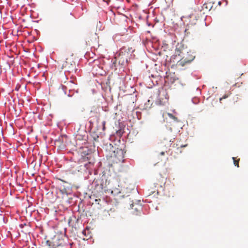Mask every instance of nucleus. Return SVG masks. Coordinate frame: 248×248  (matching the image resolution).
<instances>
[{
    "label": "nucleus",
    "mask_w": 248,
    "mask_h": 248,
    "mask_svg": "<svg viewBox=\"0 0 248 248\" xmlns=\"http://www.w3.org/2000/svg\"><path fill=\"white\" fill-rule=\"evenodd\" d=\"M124 153V151L121 149L118 148L115 149L108 159L109 163L112 166L113 164L123 162Z\"/></svg>",
    "instance_id": "obj_1"
},
{
    "label": "nucleus",
    "mask_w": 248,
    "mask_h": 248,
    "mask_svg": "<svg viewBox=\"0 0 248 248\" xmlns=\"http://www.w3.org/2000/svg\"><path fill=\"white\" fill-rule=\"evenodd\" d=\"M46 244L49 248H64L63 239L59 236H55L51 240H47Z\"/></svg>",
    "instance_id": "obj_2"
},
{
    "label": "nucleus",
    "mask_w": 248,
    "mask_h": 248,
    "mask_svg": "<svg viewBox=\"0 0 248 248\" xmlns=\"http://www.w3.org/2000/svg\"><path fill=\"white\" fill-rule=\"evenodd\" d=\"M187 53H188L187 52ZM195 57L192 55L187 54V56H184L177 63V65L178 66L183 67L186 64L190 63L194 59Z\"/></svg>",
    "instance_id": "obj_3"
},
{
    "label": "nucleus",
    "mask_w": 248,
    "mask_h": 248,
    "mask_svg": "<svg viewBox=\"0 0 248 248\" xmlns=\"http://www.w3.org/2000/svg\"><path fill=\"white\" fill-rule=\"evenodd\" d=\"M62 67L67 71L71 72L75 70V62L67 58L63 63Z\"/></svg>",
    "instance_id": "obj_4"
},
{
    "label": "nucleus",
    "mask_w": 248,
    "mask_h": 248,
    "mask_svg": "<svg viewBox=\"0 0 248 248\" xmlns=\"http://www.w3.org/2000/svg\"><path fill=\"white\" fill-rule=\"evenodd\" d=\"M170 141L164 140L161 143L162 147H166L165 150L164 151H162L160 153V155H163L165 154V153L168 152V150H169V148L170 147L171 144Z\"/></svg>",
    "instance_id": "obj_5"
},
{
    "label": "nucleus",
    "mask_w": 248,
    "mask_h": 248,
    "mask_svg": "<svg viewBox=\"0 0 248 248\" xmlns=\"http://www.w3.org/2000/svg\"><path fill=\"white\" fill-rule=\"evenodd\" d=\"M184 50L185 48L184 45L181 44H178L176 47L175 53L176 55L180 56L181 53H183Z\"/></svg>",
    "instance_id": "obj_6"
},
{
    "label": "nucleus",
    "mask_w": 248,
    "mask_h": 248,
    "mask_svg": "<svg viewBox=\"0 0 248 248\" xmlns=\"http://www.w3.org/2000/svg\"><path fill=\"white\" fill-rule=\"evenodd\" d=\"M85 131H78L77 132V134H76V139L77 140H82L84 139V138L85 137Z\"/></svg>",
    "instance_id": "obj_7"
},
{
    "label": "nucleus",
    "mask_w": 248,
    "mask_h": 248,
    "mask_svg": "<svg viewBox=\"0 0 248 248\" xmlns=\"http://www.w3.org/2000/svg\"><path fill=\"white\" fill-rule=\"evenodd\" d=\"M74 84V82L72 80H70L66 83V85H64L63 87H64L66 89L71 90L74 89L73 86Z\"/></svg>",
    "instance_id": "obj_8"
},
{
    "label": "nucleus",
    "mask_w": 248,
    "mask_h": 248,
    "mask_svg": "<svg viewBox=\"0 0 248 248\" xmlns=\"http://www.w3.org/2000/svg\"><path fill=\"white\" fill-rule=\"evenodd\" d=\"M160 177L161 179L159 180V183L160 186L162 187V185L165 184L166 182V179L164 177H162L161 175H160Z\"/></svg>",
    "instance_id": "obj_9"
},
{
    "label": "nucleus",
    "mask_w": 248,
    "mask_h": 248,
    "mask_svg": "<svg viewBox=\"0 0 248 248\" xmlns=\"http://www.w3.org/2000/svg\"><path fill=\"white\" fill-rule=\"evenodd\" d=\"M232 159L233 160V164L235 166H237L238 168L239 167V161L240 159L238 160H236L235 157H232Z\"/></svg>",
    "instance_id": "obj_10"
},
{
    "label": "nucleus",
    "mask_w": 248,
    "mask_h": 248,
    "mask_svg": "<svg viewBox=\"0 0 248 248\" xmlns=\"http://www.w3.org/2000/svg\"><path fill=\"white\" fill-rule=\"evenodd\" d=\"M101 202V200L100 199H95V203L97 204L98 205H100L99 207H98V208H101L102 204L100 203Z\"/></svg>",
    "instance_id": "obj_11"
},
{
    "label": "nucleus",
    "mask_w": 248,
    "mask_h": 248,
    "mask_svg": "<svg viewBox=\"0 0 248 248\" xmlns=\"http://www.w3.org/2000/svg\"><path fill=\"white\" fill-rule=\"evenodd\" d=\"M168 115L170 118H171L174 120H177V118L175 116H174L172 114L168 113Z\"/></svg>",
    "instance_id": "obj_12"
},
{
    "label": "nucleus",
    "mask_w": 248,
    "mask_h": 248,
    "mask_svg": "<svg viewBox=\"0 0 248 248\" xmlns=\"http://www.w3.org/2000/svg\"><path fill=\"white\" fill-rule=\"evenodd\" d=\"M228 97V95H224L222 97L220 98L219 101L221 102L222 100L225 99Z\"/></svg>",
    "instance_id": "obj_13"
},
{
    "label": "nucleus",
    "mask_w": 248,
    "mask_h": 248,
    "mask_svg": "<svg viewBox=\"0 0 248 248\" xmlns=\"http://www.w3.org/2000/svg\"><path fill=\"white\" fill-rule=\"evenodd\" d=\"M117 134L119 136H121L123 134V132H122L121 130H118L117 131Z\"/></svg>",
    "instance_id": "obj_14"
},
{
    "label": "nucleus",
    "mask_w": 248,
    "mask_h": 248,
    "mask_svg": "<svg viewBox=\"0 0 248 248\" xmlns=\"http://www.w3.org/2000/svg\"><path fill=\"white\" fill-rule=\"evenodd\" d=\"M102 124H103V129L104 130L105 129L106 122L103 121L102 123Z\"/></svg>",
    "instance_id": "obj_15"
},
{
    "label": "nucleus",
    "mask_w": 248,
    "mask_h": 248,
    "mask_svg": "<svg viewBox=\"0 0 248 248\" xmlns=\"http://www.w3.org/2000/svg\"><path fill=\"white\" fill-rule=\"evenodd\" d=\"M186 146H187L186 144V145H181V147H186Z\"/></svg>",
    "instance_id": "obj_16"
},
{
    "label": "nucleus",
    "mask_w": 248,
    "mask_h": 248,
    "mask_svg": "<svg viewBox=\"0 0 248 248\" xmlns=\"http://www.w3.org/2000/svg\"><path fill=\"white\" fill-rule=\"evenodd\" d=\"M155 192V191H151V193H154Z\"/></svg>",
    "instance_id": "obj_17"
},
{
    "label": "nucleus",
    "mask_w": 248,
    "mask_h": 248,
    "mask_svg": "<svg viewBox=\"0 0 248 248\" xmlns=\"http://www.w3.org/2000/svg\"><path fill=\"white\" fill-rule=\"evenodd\" d=\"M221 2H220V1H219V2H218V4H219V5H221Z\"/></svg>",
    "instance_id": "obj_18"
}]
</instances>
